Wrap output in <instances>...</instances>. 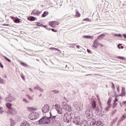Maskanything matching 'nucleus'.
<instances>
[{"instance_id":"35","label":"nucleus","mask_w":126,"mask_h":126,"mask_svg":"<svg viewBox=\"0 0 126 126\" xmlns=\"http://www.w3.org/2000/svg\"><path fill=\"white\" fill-rule=\"evenodd\" d=\"M83 21H89V22H91V20H90V19L88 18L84 19Z\"/></svg>"},{"instance_id":"12","label":"nucleus","mask_w":126,"mask_h":126,"mask_svg":"<svg viewBox=\"0 0 126 126\" xmlns=\"http://www.w3.org/2000/svg\"><path fill=\"white\" fill-rule=\"evenodd\" d=\"M20 126H31V124L27 121H24L21 123Z\"/></svg>"},{"instance_id":"40","label":"nucleus","mask_w":126,"mask_h":126,"mask_svg":"<svg viewBox=\"0 0 126 126\" xmlns=\"http://www.w3.org/2000/svg\"><path fill=\"white\" fill-rule=\"evenodd\" d=\"M117 103L116 102H113V106H112V108L113 109H115V108H116V107H117Z\"/></svg>"},{"instance_id":"43","label":"nucleus","mask_w":126,"mask_h":126,"mask_svg":"<svg viewBox=\"0 0 126 126\" xmlns=\"http://www.w3.org/2000/svg\"><path fill=\"white\" fill-rule=\"evenodd\" d=\"M52 32H58V30L54 29H50Z\"/></svg>"},{"instance_id":"23","label":"nucleus","mask_w":126,"mask_h":126,"mask_svg":"<svg viewBox=\"0 0 126 126\" xmlns=\"http://www.w3.org/2000/svg\"><path fill=\"white\" fill-rule=\"evenodd\" d=\"M83 38H84L85 39H93V36H90V35H84L83 36Z\"/></svg>"},{"instance_id":"28","label":"nucleus","mask_w":126,"mask_h":126,"mask_svg":"<svg viewBox=\"0 0 126 126\" xmlns=\"http://www.w3.org/2000/svg\"><path fill=\"white\" fill-rule=\"evenodd\" d=\"M48 14H49V12L44 11L43 12V14L42 15L41 17H46V16H47V15H48Z\"/></svg>"},{"instance_id":"13","label":"nucleus","mask_w":126,"mask_h":126,"mask_svg":"<svg viewBox=\"0 0 126 126\" xmlns=\"http://www.w3.org/2000/svg\"><path fill=\"white\" fill-rule=\"evenodd\" d=\"M49 24L51 27H55V26L59 25L60 23L56 21H52L49 22Z\"/></svg>"},{"instance_id":"36","label":"nucleus","mask_w":126,"mask_h":126,"mask_svg":"<svg viewBox=\"0 0 126 126\" xmlns=\"http://www.w3.org/2000/svg\"><path fill=\"white\" fill-rule=\"evenodd\" d=\"M110 108H111V106L110 105H108V106H107L105 108V111H106L107 112H109V110H110Z\"/></svg>"},{"instance_id":"20","label":"nucleus","mask_w":126,"mask_h":126,"mask_svg":"<svg viewBox=\"0 0 126 126\" xmlns=\"http://www.w3.org/2000/svg\"><path fill=\"white\" fill-rule=\"evenodd\" d=\"M95 122H96V121L94 120L93 126H103V123L101 122H98L96 124H95Z\"/></svg>"},{"instance_id":"50","label":"nucleus","mask_w":126,"mask_h":126,"mask_svg":"<svg viewBox=\"0 0 126 126\" xmlns=\"http://www.w3.org/2000/svg\"><path fill=\"white\" fill-rule=\"evenodd\" d=\"M118 101H119V99H118L117 97H116L115 98V100H114V103H116V102H118Z\"/></svg>"},{"instance_id":"53","label":"nucleus","mask_w":126,"mask_h":126,"mask_svg":"<svg viewBox=\"0 0 126 126\" xmlns=\"http://www.w3.org/2000/svg\"><path fill=\"white\" fill-rule=\"evenodd\" d=\"M2 25V26H9V24H3Z\"/></svg>"},{"instance_id":"31","label":"nucleus","mask_w":126,"mask_h":126,"mask_svg":"<svg viewBox=\"0 0 126 126\" xmlns=\"http://www.w3.org/2000/svg\"><path fill=\"white\" fill-rule=\"evenodd\" d=\"M125 119H126V116H125V115H122L121 118L119 119V120H120L121 122H123L124 120H125Z\"/></svg>"},{"instance_id":"2","label":"nucleus","mask_w":126,"mask_h":126,"mask_svg":"<svg viewBox=\"0 0 126 126\" xmlns=\"http://www.w3.org/2000/svg\"><path fill=\"white\" fill-rule=\"evenodd\" d=\"M72 123L76 126H88V123L86 120L81 121L78 117H74L73 118Z\"/></svg>"},{"instance_id":"5","label":"nucleus","mask_w":126,"mask_h":126,"mask_svg":"<svg viewBox=\"0 0 126 126\" xmlns=\"http://www.w3.org/2000/svg\"><path fill=\"white\" fill-rule=\"evenodd\" d=\"M39 113L37 112H33L29 115V119L31 120V121H35V120H37V119L39 118Z\"/></svg>"},{"instance_id":"38","label":"nucleus","mask_w":126,"mask_h":126,"mask_svg":"<svg viewBox=\"0 0 126 126\" xmlns=\"http://www.w3.org/2000/svg\"><path fill=\"white\" fill-rule=\"evenodd\" d=\"M117 59H119L120 60H126V58L122 56H118Z\"/></svg>"},{"instance_id":"3","label":"nucleus","mask_w":126,"mask_h":126,"mask_svg":"<svg viewBox=\"0 0 126 126\" xmlns=\"http://www.w3.org/2000/svg\"><path fill=\"white\" fill-rule=\"evenodd\" d=\"M74 115L71 112H67L63 115V121L65 123L68 124L71 122V119Z\"/></svg>"},{"instance_id":"6","label":"nucleus","mask_w":126,"mask_h":126,"mask_svg":"<svg viewBox=\"0 0 126 126\" xmlns=\"http://www.w3.org/2000/svg\"><path fill=\"white\" fill-rule=\"evenodd\" d=\"M55 107L58 113L60 114V115H63V111L62 107H61L59 104H55Z\"/></svg>"},{"instance_id":"56","label":"nucleus","mask_w":126,"mask_h":126,"mask_svg":"<svg viewBox=\"0 0 126 126\" xmlns=\"http://www.w3.org/2000/svg\"><path fill=\"white\" fill-rule=\"evenodd\" d=\"M122 45V44H118V48H119V49H121V46Z\"/></svg>"},{"instance_id":"57","label":"nucleus","mask_w":126,"mask_h":126,"mask_svg":"<svg viewBox=\"0 0 126 126\" xmlns=\"http://www.w3.org/2000/svg\"><path fill=\"white\" fill-rule=\"evenodd\" d=\"M118 37H121V38H123V35H122L120 33H119Z\"/></svg>"},{"instance_id":"19","label":"nucleus","mask_w":126,"mask_h":126,"mask_svg":"<svg viewBox=\"0 0 126 126\" xmlns=\"http://www.w3.org/2000/svg\"><path fill=\"white\" fill-rule=\"evenodd\" d=\"M126 95V88L122 87V93L120 96H125Z\"/></svg>"},{"instance_id":"26","label":"nucleus","mask_w":126,"mask_h":126,"mask_svg":"<svg viewBox=\"0 0 126 126\" xmlns=\"http://www.w3.org/2000/svg\"><path fill=\"white\" fill-rule=\"evenodd\" d=\"M10 121L11 123L10 126H14V125H15V122H14V120L11 118L10 119Z\"/></svg>"},{"instance_id":"8","label":"nucleus","mask_w":126,"mask_h":126,"mask_svg":"<svg viewBox=\"0 0 126 126\" xmlns=\"http://www.w3.org/2000/svg\"><path fill=\"white\" fill-rule=\"evenodd\" d=\"M42 13V11H39L38 10L34 9L32 11L31 13L32 15H37V16H39L40 14Z\"/></svg>"},{"instance_id":"24","label":"nucleus","mask_w":126,"mask_h":126,"mask_svg":"<svg viewBox=\"0 0 126 126\" xmlns=\"http://www.w3.org/2000/svg\"><path fill=\"white\" fill-rule=\"evenodd\" d=\"M5 105H6V107L7 108H8V109H9H9H11V107L12 106V104H11V103L7 102V103H6Z\"/></svg>"},{"instance_id":"48","label":"nucleus","mask_w":126,"mask_h":126,"mask_svg":"<svg viewBox=\"0 0 126 126\" xmlns=\"http://www.w3.org/2000/svg\"><path fill=\"white\" fill-rule=\"evenodd\" d=\"M23 101L24 102H25V103H28V101H27V100H26V99H25V98H24V99H23Z\"/></svg>"},{"instance_id":"1","label":"nucleus","mask_w":126,"mask_h":126,"mask_svg":"<svg viewBox=\"0 0 126 126\" xmlns=\"http://www.w3.org/2000/svg\"><path fill=\"white\" fill-rule=\"evenodd\" d=\"M58 118V115H52V113L50 112V117H48L47 116L42 117L38 121L39 125H49L51 124L52 120L54 119H56Z\"/></svg>"},{"instance_id":"46","label":"nucleus","mask_w":126,"mask_h":126,"mask_svg":"<svg viewBox=\"0 0 126 126\" xmlns=\"http://www.w3.org/2000/svg\"><path fill=\"white\" fill-rule=\"evenodd\" d=\"M112 89L115 90V84H114V83H112Z\"/></svg>"},{"instance_id":"58","label":"nucleus","mask_w":126,"mask_h":126,"mask_svg":"<svg viewBox=\"0 0 126 126\" xmlns=\"http://www.w3.org/2000/svg\"><path fill=\"white\" fill-rule=\"evenodd\" d=\"M21 78H22V79H23V80H25V78L24 77V76L22 75V76H21Z\"/></svg>"},{"instance_id":"39","label":"nucleus","mask_w":126,"mask_h":126,"mask_svg":"<svg viewBox=\"0 0 126 126\" xmlns=\"http://www.w3.org/2000/svg\"><path fill=\"white\" fill-rule=\"evenodd\" d=\"M26 96L27 97V98H28L29 99V100H33V98L32 97H31V96H30V95L27 94Z\"/></svg>"},{"instance_id":"34","label":"nucleus","mask_w":126,"mask_h":126,"mask_svg":"<svg viewBox=\"0 0 126 126\" xmlns=\"http://www.w3.org/2000/svg\"><path fill=\"white\" fill-rule=\"evenodd\" d=\"M75 15L77 17H80L81 14L80 13L78 12V11H76Z\"/></svg>"},{"instance_id":"30","label":"nucleus","mask_w":126,"mask_h":126,"mask_svg":"<svg viewBox=\"0 0 126 126\" xmlns=\"http://www.w3.org/2000/svg\"><path fill=\"white\" fill-rule=\"evenodd\" d=\"M104 36H105V34H101V35L98 36L97 39H99V40H101V39H102V37H104Z\"/></svg>"},{"instance_id":"47","label":"nucleus","mask_w":126,"mask_h":126,"mask_svg":"<svg viewBox=\"0 0 126 126\" xmlns=\"http://www.w3.org/2000/svg\"><path fill=\"white\" fill-rule=\"evenodd\" d=\"M99 105L100 108H101V109H103V107H102V104H101V101H99Z\"/></svg>"},{"instance_id":"62","label":"nucleus","mask_w":126,"mask_h":126,"mask_svg":"<svg viewBox=\"0 0 126 126\" xmlns=\"http://www.w3.org/2000/svg\"><path fill=\"white\" fill-rule=\"evenodd\" d=\"M6 77H7V76H6V75H4V76H3V78H6Z\"/></svg>"},{"instance_id":"10","label":"nucleus","mask_w":126,"mask_h":126,"mask_svg":"<svg viewBox=\"0 0 126 126\" xmlns=\"http://www.w3.org/2000/svg\"><path fill=\"white\" fill-rule=\"evenodd\" d=\"M5 101H6V102H9L10 103H11V102H12L13 101H14V100H15V98L9 96L6 98H5Z\"/></svg>"},{"instance_id":"18","label":"nucleus","mask_w":126,"mask_h":126,"mask_svg":"<svg viewBox=\"0 0 126 126\" xmlns=\"http://www.w3.org/2000/svg\"><path fill=\"white\" fill-rule=\"evenodd\" d=\"M9 112L10 114H12V115H14V114H16V111H15V109L12 108L9 109Z\"/></svg>"},{"instance_id":"61","label":"nucleus","mask_w":126,"mask_h":126,"mask_svg":"<svg viewBox=\"0 0 126 126\" xmlns=\"http://www.w3.org/2000/svg\"><path fill=\"white\" fill-rule=\"evenodd\" d=\"M117 91H118V92H120V88H119V87H118L117 88Z\"/></svg>"},{"instance_id":"25","label":"nucleus","mask_w":126,"mask_h":126,"mask_svg":"<svg viewBox=\"0 0 126 126\" xmlns=\"http://www.w3.org/2000/svg\"><path fill=\"white\" fill-rule=\"evenodd\" d=\"M36 26H39L40 27H43L44 28H46V27H47V26L46 25L44 26L42 24H41L40 25V22L36 23Z\"/></svg>"},{"instance_id":"54","label":"nucleus","mask_w":126,"mask_h":126,"mask_svg":"<svg viewBox=\"0 0 126 126\" xmlns=\"http://www.w3.org/2000/svg\"><path fill=\"white\" fill-rule=\"evenodd\" d=\"M123 36L125 39H126V33L123 34Z\"/></svg>"},{"instance_id":"63","label":"nucleus","mask_w":126,"mask_h":126,"mask_svg":"<svg viewBox=\"0 0 126 126\" xmlns=\"http://www.w3.org/2000/svg\"><path fill=\"white\" fill-rule=\"evenodd\" d=\"M96 98L98 99V100H99V95L98 94L96 95Z\"/></svg>"},{"instance_id":"9","label":"nucleus","mask_w":126,"mask_h":126,"mask_svg":"<svg viewBox=\"0 0 126 126\" xmlns=\"http://www.w3.org/2000/svg\"><path fill=\"white\" fill-rule=\"evenodd\" d=\"M52 125H54L55 126H61V124L59 121L56 120V119H54L53 120H51Z\"/></svg>"},{"instance_id":"29","label":"nucleus","mask_w":126,"mask_h":126,"mask_svg":"<svg viewBox=\"0 0 126 126\" xmlns=\"http://www.w3.org/2000/svg\"><path fill=\"white\" fill-rule=\"evenodd\" d=\"M20 64L21 65H22L23 66H25V67H27L28 65L27 63H26L24 62H20Z\"/></svg>"},{"instance_id":"4","label":"nucleus","mask_w":126,"mask_h":126,"mask_svg":"<svg viewBox=\"0 0 126 126\" xmlns=\"http://www.w3.org/2000/svg\"><path fill=\"white\" fill-rule=\"evenodd\" d=\"M62 106L63 107L62 109L65 111H67L68 112H71V111H72L71 106L67 104V103H66L65 102H63L62 103Z\"/></svg>"},{"instance_id":"22","label":"nucleus","mask_w":126,"mask_h":126,"mask_svg":"<svg viewBox=\"0 0 126 126\" xmlns=\"http://www.w3.org/2000/svg\"><path fill=\"white\" fill-rule=\"evenodd\" d=\"M37 18L34 16H30L28 18V20H30V21H34V20H36Z\"/></svg>"},{"instance_id":"55","label":"nucleus","mask_w":126,"mask_h":126,"mask_svg":"<svg viewBox=\"0 0 126 126\" xmlns=\"http://www.w3.org/2000/svg\"><path fill=\"white\" fill-rule=\"evenodd\" d=\"M87 51L89 54H91L92 51L90 50L87 49Z\"/></svg>"},{"instance_id":"17","label":"nucleus","mask_w":126,"mask_h":126,"mask_svg":"<svg viewBox=\"0 0 126 126\" xmlns=\"http://www.w3.org/2000/svg\"><path fill=\"white\" fill-rule=\"evenodd\" d=\"M34 89L35 90H39L40 92H44V90L42 89L38 85H36V86L34 87Z\"/></svg>"},{"instance_id":"44","label":"nucleus","mask_w":126,"mask_h":126,"mask_svg":"<svg viewBox=\"0 0 126 126\" xmlns=\"http://www.w3.org/2000/svg\"><path fill=\"white\" fill-rule=\"evenodd\" d=\"M52 92H54L55 93V94H59V91H52Z\"/></svg>"},{"instance_id":"15","label":"nucleus","mask_w":126,"mask_h":126,"mask_svg":"<svg viewBox=\"0 0 126 126\" xmlns=\"http://www.w3.org/2000/svg\"><path fill=\"white\" fill-rule=\"evenodd\" d=\"M99 44L100 43L98 42V40L97 39H95L94 42L93 46L94 47L95 49H97V47H98V46H99Z\"/></svg>"},{"instance_id":"14","label":"nucleus","mask_w":126,"mask_h":126,"mask_svg":"<svg viewBox=\"0 0 126 126\" xmlns=\"http://www.w3.org/2000/svg\"><path fill=\"white\" fill-rule=\"evenodd\" d=\"M86 114L89 117H93V113H92V111L90 109L86 110Z\"/></svg>"},{"instance_id":"21","label":"nucleus","mask_w":126,"mask_h":126,"mask_svg":"<svg viewBox=\"0 0 126 126\" xmlns=\"http://www.w3.org/2000/svg\"><path fill=\"white\" fill-rule=\"evenodd\" d=\"M117 121H118V117L115 118L112 121V122L110 123L111 126H114V124H115Z\"/></svg>"},{"instance_id":"27","label":"nucleus","mask_w":126,"mask_h":126,"mask_svg":"<svg viewBox=\"0 0 126 126\" xmlns=\"http://www.w3.org/2000/svg\"><path fill=\"white\" fill-rule=\"evenodd\" d=\"M92 108H93V109L96 108V102L95 101H92Z\"/></svg>"},{"instance_id":"64","label":"nucleus","mask_w":126,"mask_h":126,"mask_svg":"<svg viewBox=\"0 0 126 126\" xmlns=\"http://www.w3.org/2000/svg\"><path fill=\"white\" fill-rule=\"evenodd\" d=\"M30 109L31 110H34V107H31V108H30Z\"/></svg>"},{"instance_id":"60","label":"nucleus","mask_w":126,"mask_h":126,"mask_svg":"<svg viewBox=\"0 0 126 126\" xmlns=\"http://www.w3.org/2000/svg\"><path fill=\"white\" fill-rule=\"evenodd\" d=\"M4 112V111H0V114L1 115Z\"/></svg>"},{"instance_id":"42","label":"nucleus","mask_w":126,"mask_h":126,"mask_svg":"<svg viewBox=\"0 0 126 126\" xmlns=\"http://www.w3.org/2000/svg\"><path fill=\"white\" fill-rule=\"evenodd\" d=\"M71 45V46H69V48H75L74 46H75V44H69Z\"/></svg>"},{"instance_id":"32","label":"nucleus","mask_w":126,"mask_h":126,"mask_svg":"<svg viewBox=\"0 0 126 126\" xmlns=\"http://www.w3.org/2000/svg\"><path fill=\"white\" fill-rule=\"evenodd\" d=\"M3 58L6 61H7V62H8V63H11V60H10V59H8L6 56H3Z\"/></svg>"},{"instance_id":"11","label":"nucleus","mask_w":126,"mask_h":126,"mask_svg":"<svg viewBox=\"0 0 126 126\" xmlns=\"http://www.w3.org/2000/svg\"><path fill=\"white\" fill-rule=\"evenodd\" d=\"M10 18L12 19L15 23H21L20 19L18 17H14V16H11Z\"/></svg>"},{"instance_id":"7","label":"nucleus","mask_w":126,"mask_h":126,"mask_svg":"<svg viewBox=\"0 0 126 126\" xmlns=\"http://www.w3.org/2000/svg\"><path fill=\"white\" fill-rule=\"evenodd\" d=\"M42 113L46 114L50 111V106L48 104H45L42 109Z\"/></svg>"},{"instance_id":"16","label":"nucleus","mask_w":126,"mask_h":126,"mask_svg":"<svg viewBox=\"0 0 126 126\" xmlns=\"http://www.w3.org/2000/svg\"><path fill=\"white\" fill-rule=\"evenodd\" d=\"M73 106L76 110H77L78 111H82V107H79V105H76V102L74 103Z\"/></svg>"},{"instance_id":"45","label":"nucleus","mask_w":126,"mask_h":126,"mask_svg":"<svg viewBox=\"0 0 126 126\" xmlns=\"http://www.w3.org/2000/svg\"><path fill=\"white\" fill-rule=\"evenodd\" d=\"M121 123H122V121H121V120H119L117 122V126H120L121 125Z\"/></svg>"},{"instance_id":"37","label":"nucleus","mask_w":126,"mask_h":126,"mask_svg":"<svg viewBox=\"0 0 126 126\" xmlns=\"http://www.w3.org/2000/svg\"><path fill=\"white\" fill-rule=\"evenodd\" d=\"M50 49L51 50H55L56 51H58V52H60V49H59L58 48H56L55 47H51Z\"/></svg>"},{"instance_id":"52","label":"nucleus","mask_w":126,"mask_h":126,"mask_svg":"<svg viewBox=\"0 0 126 126\" xmlns=\"http://www.w3.org/2000/svg\"><path fill=\"white\" fill-rule=\"evenodd\" d=\"M29 89L30 91H31V92H32V93L34 92V91H33L32 88H29Z\"/></svg>"},{"instance_id":"59","label":"nucleus","mask_w":126,"mask_h":126,"mask_svg":"<svg viewBox=\"0 0 126 126\" xmlns=\"http://www.w3.org/2000/svg\"><path fill=\"white\" fill-rule=\"evenodd\" d=\"M119 34H113V36H115V37H118Z\"/></svg>"},{"instance_id":"41","label":"nucleus","mask_w":126,"mask_h":126,"mask_svg":"<svg viewBox=\"0 0 126 126\" xmlns=\"http://www.w3.org/2000/svg\"><path fill=\"white\" fill-rule=\"evenodd\" d=\"M111 99H108V101H107V105H108V106H110V105H111Z\"/></svg>"},{"instance_id":"33","label":"nucleus","mask_w":126,"mask_h":126,"mask_svg":"<svg viewBox=\"0 0 126 126\" xmlns=\"http://www.w3.org/2000/svg\"><path fill=\"white\" fill-rule=\"evenodd\" d=\"M0 84H4V80L0 77Z\"/></svg>"},{"instance_id":"49","label":"nucleus","mask_w":126,"mask_h":126,"mask_svg":"<svg viewBox=\"0 0 126 126\" xmlns=\"http://www.w3.org/2000/svg\"><path fill=\"white\" fill-rule=\"evenodd\" d=\"M95 112H97V113H99V108L98 107H97L96 108L95 107Z\"/></svg>"},{"instance_id":"51","label":"nucleus","mask_w":126,"mask_h":126,"mask_svg":"<svg viewBox=\"0 0 126 126\" xmlns=\"http://www.w3.org/2000/svg\"><path fill=\"white\" fill-rule=\"evenodd\" d=\"M0 67H1V68H3V65H2V63H1L0 62Z\"/></svg>"}]
</instances>
